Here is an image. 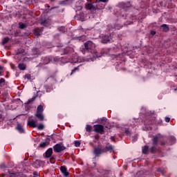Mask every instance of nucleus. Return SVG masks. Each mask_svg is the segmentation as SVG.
Returning <instances> with one entry per match:
<instances>
[{
    "label": "nucleus",
    "instance_id": "10",
    "mask_svg": "<svg viewBox=\"0 0 177 177\" xmlns=\"http://www.w3.org/2000/svg\"><path fill=\"white\" fill-rule=\"evenodd\" d=\"M42 32V30H41V28H36L34 30H33V34L34 35H35L36 37H39V35H41V33Z\"/></svg>",
    "mask_w": 177,
    "mask_h": 177
},
{
    "label": "nucleus",
    "instance_id": "43",
    "mask_svg": "<svg viewBox=\"0 0 177 177\" xmlns=\"http://www.w3.org/2000/svg\"><path fill=\"white\" fill-rule=\"evenodd\" d=\"M66 1H68V0H64V1H61V2H60V5H64V2H65Z\"/></svg>",
    "mask_w": 177,
    "mask_h": 177
},
{
    "label": "nucleus",
    "instance_id": "29",
    "mask_svg": "<svg viewBox=\"0 0 177 177\" xmlns=\"http://www.w3.org/2000/svg\"><path fill=\"white\" fill-rule=\"evenodd\" d=\"M44 126L43 124H39L37 126V129H39V131H42V129H44Z\"/></svg>",
    "mask_w": 177,
    "mask_h": 177
},
{
    "label": "nucleus",
    "instance_id": "54",
    "mask_svg": "<svg viewBox=\"0 0 177 177\" xmlns=\"http://www.w3.org/2000/svg\"><path fill=\"white\" fill-rule=\"evenodd\" d=\"M10 176H12V175H10Z\"/></svg>",
    "mask_w": 177,
    "mask_h": 177
},
{
    "label": "nucleus",
    "instance_id": "44",
    "mask_svg": "<svg viewBox=\"0 0 177 177\" xmlns=\"http://www.w3.org/2000/svg\"><path fill=\"white\" fill-rule=\"evenodd\" d=\"M111 140L113 142H114V141L115 140V139L114 138L113 136H111Z\"/></svg>",
    "mask_w": 177,
    "mask_h": 177
},
{
    "label": "nucleus",
    "instance_id": "3",
    "mask_svg": "<svg viewBox=\"0 0 177 177\" xmlns=\"http://www.w3.org/2000/svg\"><path fill=\"white\" fill-rule=\"evenodd\" d=\"M95 45L92 41H88L84 43V50H92V49H95Z\"/></svg>",
    "mask_w": 177,
    "mask_h": 177
},
{
    "label": "nucleus",
    "instance_id": "20",
    "mask_svg": "<svg viewBox=\"0 0 177 177\" xmlns=\"http://www.w3.org/2000/svg\"><path fill=\"white\" fill-rule=\"evenodd\" d=\"M9 41H10V39L9 38V37H4L2 40L1 44L2 45H5L8 44Z\"/></svg>",
    "mask_w": 177,
    "mask_h": 177
},
{
    "label": "nucleus",
    "instance_id": "23",
    "mask_svg": "<svg viewBox=\"0 0 177 177\" xmlns=\"http://www.w3.org/2000/svg\"><path fill=\"white\" fill-rule=\"evenodd\" d=\"M19 27L21 30H23L27 27V25L23 22L19 23Z\"/></svg>",
    "mask_w": 177,
    "mask_h": 177
},
{
    "label": "nucleus",
    "instance_id": "37",
    "mask_svg": "<svg viewBox=\"0 0 177 177\" xmlns=\"http://www.w3.org/2000/svg\"><path fill=\"white\" fill-rule=\"evenodd\" d=\"M50 62L49 58H45L44 59V64H48V63Z\"/></svg>",
    "mask_w": 177,
    "mask_h": 177
},
{
    "label": "nucleus",
    "instance_id": "27",
    "mask_svg": "<svg viewBox=\"0 0 177 177\" xmlns=\"http://www.w3.org/2000/svg\"><path fill=\"white\" fill-rule=\"evenodd\" d=\"M86 132H92V126L87 124L86 127Z\"/></svg>",
    "mask_w": 177,
    "mask_h": 177
},
{
    "label": "nucleus",
    "instance_id": "28",
    "mask_svg": "<svg viewBox=\"0 0 177 177\" xmlns=\"http://www.w3.org/2000/svg\"><path fill=\"white\" fill-rule=\"evenodd\" d=\"M149 118H150V120H151V121L147 122V124L148 125H151L152 124H154V121H156V118H153V117H150Z\"/></svg>",
    "mask_w": 177,
    "mask_h": 177
},
{
    "label": "nucleus",
    "instance_id": "48",
    "mask_svg": "<svg viewBox=\"0 0 177 177\" xmlns=\"http://www.w3.org/2000/svg\"><path fill=\"white\" fill-rule=\"evenodd\" d=\"M1 70H3V67H2V66H0V71Z\"/></svg>",
    "mask_w": 177,
    "mask_h": 177
},
{
    "label": "nucleus",
    "instance_id": "7",
    "mask_svg": "<svg viewBox=\"0 0 177 177\" xmlns=\"http://www.w3.org/2000/svg\"><path fill=\"white\" fill-rule=\"evenodd\" d=\"M28 125L30 127V128H37V122L34 120H28Z\"/></svg>",
    "mask_w": 177,
    "mask_h": 177
},
{
    "label": "nucleus",
    "instance_id": "15",
    "mask_svg": "<svg viewBox=\"0 0 177 177\" xmlns=\"http://www.w3.org/2000/svg\"><path fill=\"white\" fill-rule=\"evenodd\" d=\"M102 44H108V42H110V37L109 36H104L102 39Z\"/></svg>",
    "mask_w": 177,
    "mask_h": 177
},
{
    "label": "nucleus",
    "instance_id": "50",
    "mask_svg": "<svg viewBox=\"0 0 177 177\" xmlns=\"http://www.w3.org/2000/svg\"><path fill=\"white\" fill-rule=\"evenodd\" d=\"M34 175H37V172H34V174H33Z\"/></svg>",
    "mask_w": 177,
    "mask_h": 177
},
{
    "label": "nucleus",
    "instance_id": "5",
    "mask_svg": "<svg viewBox=\"0 0 177 177\" xmlns=\"http://www.w3.org/2000/svg\"><path fill=\"white\" fill-rule=\"evenodd\" d=\"M86 9H87L88 10H96V9H98L97 7L93 6V4L89 3L86 4Z\"/></svg>",
    "mask_w": 177,
    "mask_h": 177
},
{
    "label": "nucleus",
    "instance_id": "30",
    "mask_svg": "<svg viewBox=\"0 0 177 177\" xmlns=\"http://www.w3.org/2000/svg\"><path fill=\"white\" fill-rule=\"evenodd\" d=\"M80 70V66L75 67L73 70H72V72L71 73V75H73L74 73Z\"/></svg>",
    "mask_w": 177,
    "mask_h": 177
},
{
    "label": "nucleus",
    "instance_id": "45",
    "mask_svg": "<svg viewBox=\"0 0 177 177\" xmlns=\"http://www.w3.org/2000/svg\"><path fill=\"white\" fill-rule=\"evenodd\" d=\"M151 34L152 35H156V32H155V31H152V32H151Z\"/></svg>",
    "mask_w": 177,
    "mask_h": 177
},
{
    "label": "nucleus",
    "instance_id": "4",
    "mask_svg": "<svg viewBox=\"0 0 177 177\" xmlns=\"http://www.w3.org/2000/svg\"><path fill=\"white\" fill-rule=\"evenodd\" d=\"M102 153H106V150L100 147L94 148L93 153L95 154V156H100Z\"/></svg>",
    "mask_w": 177,
    "mask_h": 177
},
{
    "label": "nucleus",
    "instance_id": "35",
    "mask_svg": "<svg viewBox=\"0 0 177 177\" xmlns=\"http://www.w3.org/2000/svg\"><path fill=\"white\" fill-rule=\"evenodd\" d=\"M25 78H26V80H31V75L30 74L25 75Z\"/></svg>",
    "mask_w": 177,
    "mask_h": 177
},
{
    "label": "nucleus",
    "instance_id": "47",
    "mask_svg": "<svg viewBox=\"0 0 177 177\" xmlns=\"http://www.w3.org/2000/svg\"><path fill=\"white\" fill-rule=\"evenodd\" d=\"M121 70H123V71H127V68H121Z\"/></svg>",
    "mask_w": 177,
    "mask_h": 177
},
{
    "label": "nucleus",
    "instance_id": "38",
    "mask_svg": "<svg viewBox=\"0 0 177 177\" xmlns=\"http://www.w3.org/2000/svg\"><path fill=\"white\" fill-rule=\"evenodd\" d=\"M94 57H100L97 51H94Z\"/></svg>",
    "mask_w": 177,
    "mask_h": 177
},
{
    "label": "nucleus",
    "instance_id": "18",
    "mask_svg": "<svg viewBox=\"0 0 177 177\" xmlns=\"http://www.w3.org/2000/svg\"><path fill=\"white\" fill-rule=\"evenodd\" d=\"M103 149L105 150V153H106V151H109L110 153H113V146L112 145L106 146Z\"/></svg>",
    "mask_w": 177,
    "mask_h": 177
},
{
    "label": "nucleus",
    "instance_id": "14",
    "mask_svg": "<svg viewBox=\"0 0 177 177\" xmlns=\"http://www.w3.org/2000/svg\"><path fill=\"white\" fill-rule=\"evenodd\" d=\"M18 68H19L21 71H24V70L27 68V65L24 63H20L18 64Z\"/></svg>",
    "mask_w": 177,
    "mask_h": 177
},
{
    "label": "nucleus",
    "instance_id": "17",
    "mask_svg": "<svg viewBox=\"0 0 177 177\" xmlns=\"http://www.w3.org/2000/svg\"><path fill=\"white\" fill-rule=\"evenodd\" d=\"M37 113H44V106L39 105L37 109Z\"/></svg>",
    "mask_w": 177,
    "mask_h": 177
},
{
    "label": "nucleus",
    "instance_id": "34",
    "mask_svg": "<svg viewBox=\"0 0 177 177\" xmlns=\"http://www.w3.org/2000/svg\"><path fill=\"white\" fill-rule=\"evenodd\" d=\"M75 147H80V146H81V142H80V141H75Z\"/></svg>",
    "mask_w": 177,
    "mask_h": 177
},
{
    "label": "nucleus",
    "instance_id": "2",
    "mask_svg": "<svg viewBox=\"0 0 177 177\" xmlns=\"http://www.w3.org/2000/svg\"><path fill=\"white\" fill-rule=\"evenodd\" d=\"M66 147H64V145H63V143L56 144L53 146V150L54 151H55V153H62V151H64Z\"/></svg>",
    "mask_w": 177,
    "mask_h": 177
},
{
    "label": "nucleus",
    "instance_id": "1",
    "mask_svg": "<svg viewBox=\"0 0 177 177\" xmlns=\"http://www.w3.org/2000/svg\"><path fill=\"white\" fill-rule=\"evenodd\" d=\"M93 131L96 133H100V135H104V126L102 124H95L93 126Z\"/></svg>",
    "mask_w": 177,
    "mask_h": 177
},
{
    "label": "nucleus",
    "instance_id": "36",
    "mask_svg": "<svg viewBox=\"0 0 177 177\" xmlns=\"http://www.w3.org/2000/svg\"><path fill=\"white\" fill-rule=\"evenodd\" d=\"M124 133H126L127 135H130L131 134V131H129V129H124Z\"/></svg>",
    "mask_w": 177,
    "mask_h": 177
},
{
    "label": "nucleus",
    "instance_id": "16",
    "mask_svg": "<svg viewBox=\"0 0 177 177\" xmlns=\"http://www.w3.org/2000/svg\"><path fill=\"white\" fill-rule=\"evenodd\" d=\"M152 146H158V137L155 136L152 140Z\"/></svg>",
    "mask_w": 177,
    "mask_h": 177
},
{
    "label": "nucleus",
    "instance_id": "25",
    "mask_svg": "<svg viewBox=\"0 0 177 177\" xmlns=\"http://www.w3.org/2000/svg\"><path fill=\"white\" fill-rule=\"evenodd\" d=\"M26 52V50L24 48H19L16 53L17 55H21V53H24Z\"/></svg>",
    "mask_w": 177,
    "mask_h": 177
},
{
    "label": "nucleus",
    "instance_id": "13",
    "mask_svg": "<svg viewBox=\"0 0 177 177\" xmlns=\"http://www.w3.org/2000/svg\"><path fill=\"white\" fill-rule=\"evenodd\" d=\"M35 117L38 118L39 121H44L45 120V117L44 116V113H35Z\"/></svg>",
    "mask_w": 177,
    "mask_h": 177
},
{
    "label": "nucleus",
    "instance_id": "24",
    "mask_svg": "<svg viewBox=\"0 0 177 177\" xmlns=\"http://www.w3.org/2000/svg\"><path fill=\"white\" fill-rule=\"evenodd\" d=\"M49 145V142H43L39 144V147H42L43 149Z\"/></svg>",
    "mask_w": 177,
    "mask_h": 177
},
{
    "label": "nucleus",
    "instance_id": "31",
    "mask_svg": "<svg viewBox=\"0 0 177 177\" xmlns=\"http://www.w3.org/2000/svg\"><path fill=\"white\" fill-rule=\"evenodd\" d=\"M5 85V79L1 78L0 79V86H3Z\"/></svg>",
    "mask_w": 177,
    "mask_h": 177
},
{
    "label": "nucleus",
    "instance_id": "21",
    "mask_svg": "<svg viewBox=\"0 0 177 177\" xmlns=\"http://www.w3.org/2000/svg\"><path fill=\"white\" fill-rule=\"evenodd\" d=\"M142 153H143V154H148L149 146H147V145L144 146V147L142 148Z\"/></svg>",
    "mask_w": 177,
    "mask_h": 177
},
{
    "label": "nucleus",
    "instance_id": "53",
    "mask_svg": "<svg viewBox=\"0 0 177 177\" xmlns=\"http://www.w3.org/2000/svg\"><path fill=\"white\" fill-rule=\"evenodd\" d=\"M53 1H55V0H51V2H53Z\"/></svg>",
    "mask_w": 177,
    "mask_h": 177
},
{
    "label": "nucleus",
    "instance_id": "6",
    "mask_svg": "<svg viewBox=\"0 0 177 177\" xmlns=\"http://www.w3.org/2000/svg\"><path fill=\"white\" fill-rule=\"evenodd\" d=\"M60 171H61L62 174H63V175H64L66 177H67V176H68V175H70L68 171H67V167H66V166H62L60 167Z\"/></svg>",
    "mask_w": 177,
    "mask_h": 177
},
{
    "label": "nucleus",
    "instance_id": "32",
    "mask_svg": "<svg viewBox=\"0 0 177 177\" xmlns=\"http://www.w3.org/2000/svg\"><path fill=\"white\" fill-rule=\"evenodd\" d=\"M5 120V117L3 115V113L1 111H0V122L1 121H3Z\"/></svg>",
    "mask_w": 177,
    "mask_h": 177
},
{
    "label": "nucleus",
    "instance_id": "42",
    "mask_svg": "<svg viewBox=\"0 0 177 177\" xmlns=\"http://www.w3.org/2000/svg\"><path fill=\"white\" fill-rule=\"evenodd\" d=\"M160 145H161L162 146H165V142L164 141H161V142H160Z\"/></svg>",
    "mask_w": 177,
    "mask_h": 177
},
{
    "label": "nucleus",
    "instance_id": "33",
    "mask_svg": "<svg viewBox=\"0 0 177 177\" xmlns=\"http://www.w3.org/2000/svg\"><path fill=\"white\" fill-rule=\"evenodd\" d=\"M169 140H171V142H172L173 143H175V142L176 141V138L174 136H171L169 138Z\"/></svg>",
    "mask_w": 177,
    "mask_h": 177
},
{
    "label": "nucleus",
    "instance_id": "52",
    "mask_svg": "<svg viewBox=\"0 0 177 177\" xmlns=\"http://www.w3.org/2000/svg\"><path fill=\"white\" fill-rule=\"evenodd\" d=\"M11 175H15V174H14V173H12V174H11Z\"/></svg>",
    "mask_w": 177,
    "mask_h": 177
},
{
    "label": "nucleus",
    "instance_id": "19",
    "mask_svg": "<svg viewBox=\"0 0 177 177\" xmlns=\"http://www.w3.org/2000/svg\"><path fill=\"white\" fill-rule=\"evenodd\" d=\"M17 129L21 133H24V129H23V127H21V124H17Z\"/></svg>",
    "mask_w": 177,
    "mask_h": 177
},
{
    "label": "nucleus",
    "instance_id": "11",
    "mask_svg": "<svg viewBox=\"0 0 177 177\" xmlns=\"http://www.w3.org/2000/svg\"><path fill=\"white\" fill-rule=\"evenodd\" d=\"M149 150H150L151 154H156V153H157V151H159L160 148H158V147H157V146H152V147H151Z\"/></svg>",
    "mask_w": 177,
    "mask_h": 177
},
{
    "label": "nucleus",
    "instance_id": "12",
    "mask_svg": "<svg viewBox=\"0 0 177 177\" xmlns=\"http://www.w3.org/2000/svg\"><path fill=\"white\" fill-rule=\"evenodd\" d=\"M32 55L33 56H39V55H41V52L39 51V49L35 48L32 50Z\"/></svg>",
    "mask_w": 177,
    "mask_h": 177
},
{
    "label": "nucleus",
    "instance_id": "51",
    "mask_svg": "<svg viewBox=\"0 0 177 177\" xmlns=\"http://www.w3.org/2000/svg\"><path fill=\"white\" fill-rule=\"evenodd\" d=\"M105 128H109L107 126H105Z\"/></svg>",
    "mask_w": 177,
    "mask_h": 177
},
{
    "label": "nucleus",
    "instance_id": "39",
    "mask_svg": "<svg viewBox=\"0 0 177 177\" xmlns=\"http://www.w3.org/2000/svg\"><path fill=\"white\" fill-rule=\"evenodd\" d=\"M165 121L166 122H169V121H171V118H168V117H166V118H165Z\"/></svg>",
    "mask_w": 177,
    "mask_h": 177
},
{
    "label": "nucleus",
    "instance_id": "8",
    "mask_svg": "<svg viewBox=\"0 0 177 177\" xmlns=\"http://www.w3.org/2000/svg\"><path fill=\"white\" fill-rule=\"evenodd\" d=\"M52 154H53V149L52 148H49L45 153L46 158H50Z\"/></svg>",
    "mask_w": 177,
    "mask_h": 177
},
{
    "label": "nucleus",
    "instance_id": "46",
    "mask_svg": "<svg viewBox=\"0 0 177 177\" xmlns=\"http://www.w3.org/2000/svg\"><path fill=\"white\" fill-rule=\"evenodd\" d=\"M39 163H40L39 160H36L35 161V164H39Z\"/></svg>",
    "mask_w": 177,
    "mask_h": 177
},
{
    "label": "nucleus",
    "instance_id": "22",
    "mask_svg": "<svg viewBox=\"0 0 177 177\" xmlns=\"http://www.w3.org/2000/svg\"><path fill=\"white\" fill-rule=\"evenodd\" d=\"M99 124H103L104 125H106L104 122H107V120L106 118H102L100 120H98Z\"/></svg>",
    "mask_w": 177,
    "mask_h": 177
},
{
    "label": "nucleus",
    "instance_id": "40",
    "mask_svg": "<svg viewBox=\"0 0 177 177\" xmlns=\"http://www.w3.org/2000/svg\"><path fill=\"white\" fill-rule=\"evenodd\" d=\"M50 162H52V164H53V162H55V157L52 156L50 158Z\"/></svg>",
    "mask_w": 177,
    "mask_h": 177
},
{
    "label": "nucleus",
    "instance_id": "41",
    "mask_svg": "<svg viewBox=\"0 0 177 177\" xmlns=\"http://www.w3.org/2000/svg\"><path fill=\"white\" fill-rule=\"evenodd\" d=\"M109 0H97V2H108Z\"/></svg>",
    "mask_w": 177,
    "mask_h": 177
},
{
    "label": "nucleus",
    "instance_id": "9",
    "mask_svg": "<svg viewBox=\"0 0 177 177\" xmlns=\"http://www.w3.org/2000/svg\"><path fill=\"white\" fill-rule=\"evenodd\" d=\"M160 28L163 32H168L169 31V26L167 24L161 25Z\"/></svg>",
    "mask_w": 177,
    "mask_h": 177
},
{
    "label": "nucleus",
    "instance_id": "49",
    "mask_svg": "<svg viewBox=\"0 0 177 177\" xmlns=\"http://www.w3.org/2000/svg\"><path fill=\"white\" fill-rule=\"evenodd\" d=\"M3 75V73H2L1 71H0V76H2Z\"/></svg>",
    "mask_w": 177,
    "mask_h": 177
},
{
    "label": "nucleus",
    "instance_id": "26",
    "mask_svg": "<svg viewBox=\"0 0 177 177\" xmlns=\"http://www.w3.org/2000/svg\"><path fill=\"white\" fill-rule=\"evenodd\" d=\"M37 97H38V94L37 95H35V96H33L30 100H29L28 101V104H29V103H32V102H34V100H35L36 99H37Z\"/></svg>",
    "mask_w": 177,
    "mask_h": 177
}]
</instances>
